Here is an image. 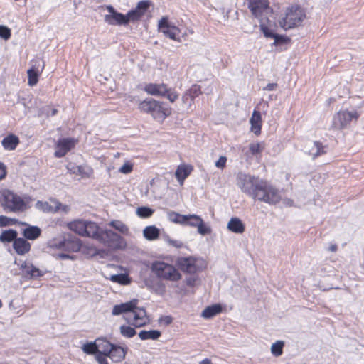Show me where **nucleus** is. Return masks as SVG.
I'll return each mask as SVG.
<instances>
[{"label":"nucleus","mask_w":364,"mask_h":364,"mask_svg":"<svg viewBox=\"0 0 364 364\" xmlns=\"http://www.w3.org/2000/svg\"><path fill=\"white\" fill-rule=\"evenodd\" d=\"M237 181L241 191L255 200L269 204H276L281 200L278 189L258 177L239 173Z\"/></svg>","instance_id":"f257e3e1"},{"label":"nucleus","mask_w":364,"mask_h":364,"mask_svg":"<svg viewBox=\"0 0 364 364\" xmlns=\"http://www.w3.org/2000/svg\"><path fill=\"white\" fill-rule=\"evenodd\" d=\"M139 109L150 114L156 119H164L171 114V108L166 103L154 99H146L139 104Z\"/></svg>","instance_id":"f03ea898"},{"label":"nucleus","mask_w":364,"mask_h":364,"mask_svg":"<svg viewBox=\"0 0 364 364\" xmlns=\"http://www.w3.org/2000/svg\"><path fill=\"white\" fill-rule=\"evenodd\" d=\"M305 18L306 14L301 7L291 6L286 10L284 16L279 19V23L284 30H288L301 26Z\"/></svg>","instance_id":"7ed1b4c3"},{"label":"nucleus","mask_w":364,"mask_h":364,"mask_svg":"<svg viewBox=\"0 0 364 364\" xmlns=\"http://www.w3.org/2000/svg\"><path fill=\"white\" fill-rule=\"evenodd\" d=\"M1 205L6 212H22L26 208V203L23 199L11 191H5L2 193Z\"/></svg>","instance_id":"20e7f679"},{"label":"nucleus","mask_w":364,"mask_h":364,"mask_svg":"<svg viewBox=\"0 0 364 364\" xmlns=\"http://www.w3.org/2000/svg\"><path fill=\"white\" fill-rule=\"evenodd\" d=\"M144 90L149 95L166 98L170 102H174L178 97L176 90L164 83H149L144 86Z\"/></svg>","instance_id":"39448f33"},{"label":"nucleus","mask_w":364,"mask_h":364,"mask_svg":"<svg viewBox=\"0 0 364 364\" xmlns=\"http://www.w3.org/2000/svg\"><path fill=\"white\" fill-rule=\"evenodd\" d=\"M152 270L158 277L166 280L176 282L181 278V274L173 265L164 262H154L152 264Z\"/></svg>","instance_id":"423d86ee"},{"label":"nucleus","mask_w":364,"mask_h":364,"mask_svg":"<svg viewBox=\"0 0 364 364\" xmlns=\"http://www.w3.org/2000/svg\"><path fill=\"white\" fill-rule=\"evenodd\" d=\"M111 250H121L126 246L123 237L111 230H101L100 236L97 240Z\"/></svg>","instance_id":"0eeeda50"},{"label":"nucleus","mask_w":364,"mask_h":364,"mask_svg":"<svg viewBox=\"0 0 364 364\" xmlns=\"http://www.w3.org/2000/svg\"><path fill=\"white\" fill-rule=\"evenodd\" d=\"M360 115V113L355 110L340 111L333 117V126L336 129H343L346 127L353 119L357 120Z\"/></svg>","instance_id":"6e6552de"},{"label":"nucleus","mask_w":364,"mask_h":364,"mask_svg":"<svg viewBox=\"0 0 364 364\" xmlns=\"http://www.w3.org/2000/svg\"><path fill=\"white\" fill-rule=\"evenodd\" d=\"M252 14L257 18L266 16L270 11L267 0H246Z\"/></svg>","instance_id":"1a4fd4ad"},{"label":"nucleus","mask_w":364,"mask_h":364,"mask_svg":"<svg viewBox=\"0 0 364 364\" xmlns=\"http://www.w3.org/2000/svg\"><path fill=\"white\" fill-rule=\"evenodd\" d=\"M158 27L159 31L164 33L166 37L172 40H177V36L180 33V30L178 27L168 21L167 16H163L159 21Z\"/></svg>","instance_id":"9d476101"},{"label":"nucleus","mask_w":364,"mask_h":364,"mask_svg":"<svg viewBox=\"0 0 364 364\" xmlns=\"http://www.w3.org/2000/svg\"><path fill=\"white\" fill-rule=\"evenodd\" d=\"M151 5V2L148 0L140 1L136 8L130 10L127 14V24L129 22H135L139 21L142 16L146 12Z\"/></svg>","instance_id":"9b49d317"},{"label":"nucleus","mask_w":364,"mask_h":364,"mask_svg":"<svg viewBox=\"0 0 364 364\" xmlns=\"http://www.w3.org/2000/svg\"><path fill=\"white\" fill-rule=\"evenodd\" d=\"M77 143V140L74 138L59 139L56 144V150L54 153L55 156L57 158L65 156L68 151L75 147Z\"/></svg>","instance_id":"f8f14e48"},{"label":"nucleus","mask_w":364,"mask_h":364,"mask_svg":"<svg viewBox=\"0 0 364 364\" xmlns=\"http://www.w3.org/2000/svg\"><path fill=\"white\" fill-rule=\"evenodd\" d=\"M178 267L183 272L187 273H195L196 272V259L193 257H178L176 262Z\"/></svg>","instance_id":"ddd939ff"},{"label":"nucleus","mask_w":364,"mask_h":364,"mask_svg":"<svg viewBox=\"0 0 364 364\" xmlns=\"http://www.w3.org/2000/svg\"><path fill=\"white\" fill-rule=\"evenodd\" d=\"M305 152L312 157L313 159L323 155L326 153L327 146L323 145L318 141L310 142L305 146Z\"/></svg>","instance_id":"4468645a"},{"label":"nucleus","mask_w":364,"mask_h":364,"mask_svg":"<svg viewBox=\"0 0 364 364\" xmlns=\"http://www.w3.org/2000/svg\"><path fill=\"white\" fill-rule=\"evenodd\" d=\"M132 312L134 314L133 321L130 322L128 318H126L128 322L136 328L146 325L148 319L146 318V310L144 308H138L136 306L134 310H133Z\"/></svg>","instance_id":"2eb2a0df"},{"label":"nucleus","mask_w":364,"mask_h":364,"mask_svg":"<svg viewBox=\"0 0 364 364\" xmlns=\"http://www.w3.org/2000/svg\"><path fill=\"white\" fill-rule=\"evenodd\" d=\"M21 268L25 277L29 279H36L38 277H43L45 274L44 272L36 267L33 265V264L30 262H24L21 264Z\"/></svg>","instance_id":"dca6fc26"},{"label":"nucleus","mask_w":364,"mask_h":364,"mask_svg":"<svg viewBox=\"0 0 364 364\" xmlns=\"http://www.w3.org/2000/svg\"><path fill=\"white\" fill-rule=\"evenodd\" d=\"M127 352V348H123L117 345L112 344V347L109 348L107 353H109V358L115 363L121 362L124 359Z\"/></svg>","instance_id":"f3484780"},{"label":"nucleus","mask_w":364,"mask_h":364,"mask_svg":"<svg viewBox=\"0 0 364 364\" xmlns=\"http://www.w3.org/2000/svg\"><path fill=\"white\" fill-rule=\"evenodd\" d=\"M137 304V300L133 299L128 302L122 303L121 304L114 305L112 314L114 316L120 315L123 313L131 312L134 310L136 305Z\"/></svg>","instance_id":"a211bd4d"},{"label":"nucleus","mask_w":364,"mask_h":364,"mask_svg":"<svg viewBox=\"0 0 364 364\" xmlns=\"http://www.w3.org/2000/svg\"><path fill=\"white\" fill-rule=\"evenodd\" d=\"M102 229L99 228L97 224L94 222L86 220L85 228V237H91L98 240Z\"/></svg>","instance_id":"6ab92c4d"},{"label":"nucleus","mask_w":364,"mask_h":364,"mask_svg":"<svg viewBox=\"0 0 364 364\" xmlns=\"http://www.w3.org/2000/svg\"><path fill=\"white\" fill-rule=\"evenodd\" d=\"M105 21L109 25H127L126 15L118 11L114 15H105Z\"/></svg>","instance_id":"aec40b11"},{"label":"nucleus","mask_w":364,"mask_h":364,"mask_svg":"<svg viewBox=\"0 0 364 364\" xmlns=\"http://www.w3.org/2000/svg\"><path fill=\"white\" fill-rule=\"evenodd\" d=\"M21 224L27 226V228L23 230V235L26 239L34 240L41 235V230L38 226L30 225L26 223H21Z\"/></svg>","instance_id":"412c9836"},{"label":"nucleus","mask_w":364,"mask_h":364,"mask_svg":"<svg viewBox=\"0 0 364 364\" xmlns=\"http://www.w3.org/2000/svg\"><path fill=\"white\" fill-rule=\"evenodd\" d=\"M19 142L20 141L17 136L10 134L2 139L1 145L5 150L13 151L16 149Z\"/></svg>","instance_id":"4be33fe9"},{"label":"nucleus","mask_w":364,"mask_h":364,"mask_svg":"<svg viewBox=\"0 0 364 364\" xmlns=\"http://www.w3.org/2000/svg\"><path fill=\"white\" fill-rule=\"evenodd\" d=\"M13 247L18 255H24L31 249V245L24 238H16L13 242Z\"/></svg>","instance_id":"5701e85b"},{"label":"nucleus","mask_w":364,"mask_h":364,"mask_svg":"<svg viewBox=\"0 0 364 364\" xmlns=\"http://www.w3.org/2000/svg\"><path fill=\"white\" fill-rule=\"evenodd\" d=\"M251 124V130L256 134L259 135L261 133L262 127V117L259 112L254 110L252 117L250 119Z\"/></svg>","instance_id":"b1692460"},{"label":"nucleus","mask_w":364,"mask_h":364,"mask_svg":"<svg viewBox=\"0 0 364 364\" xmlns=\"http://www.w3.org/2000/svg\"><path fill=\"white\" fill-rule=\"evenodd\" d=\"M228 228L230 231L237 234L245 231V225L238 218H232L228 223Z\"/></svg>","instance_id":"393cba45"},{"label":"nucleus","mask_w":364,"mask_h":364,"mask_svg":"<svg viewBox=\"0 0 364 364\" xmlns=\"http://www.w3.org/2000/svg\"><path fill=\"white\" fill-rule=\"evenodd\" d=\"M70 242H75V240H70V238H64L60 240L56 239L50 240L48 241V247L58 250H67Z\"/></svg>","instance_id":"a878e982"},{"label":"nucleus","mask_w":364,"mask_h":364,"mask_svg":"<svg viewBox=\"0 0 364 364\" xmlns=\"http://www.w3.org/2000/svg\"><path fill=\"white\" fill-rule=\"evenodd\" d=\"M86 220H77L68 223L69 229L77 235L85 237V228Z\"/></svg>","instance_id":"bb28decb"},{"label":"nucleus","mask_w":364,"mask_h":364,"mask_svg":"<svg viewBox=\"0 0 364 364\" xmlns=\"http://www.w3.org/2000/svg\"><path fill=\"white\" fill-rule=\"evenodd\" d=\"M222 311V306L220 304H213L207 306L201 314V316L205 318H211Z\"/></svg>","instance_id":"cd10ccee"},{"label":"nucleus","mask_w":364,"mask_h":364,"mask_svg":"<svg viewBox=\"0 0 364 364\" xmlns=\"http://www.w3.org/2000/svg\"><path fill=\"white\" fill-rule=\"evenodd\" d=\"M160 230L154 225L146 227L143 230L144 237L148 240H154L159 236Z\"/></svg>","instance_id":"c85d7f7f"},{"label":"nucleus","mask_w":364,"mask_h":364,"mask_svg":"<svg viewBox=\"0 0 364 364\" xmlns=\"http://www.w3.org/2000/svg\"><path fill=\"white\" fill-rule=\"evenodd\" d=\"M161 333L158 330H150V331H141L139 333V337L141 340H157L160 336Z\"/></svg>","instance_id":"c756f323"},{"label":"nucleus","mask_w":364,"mask_h":364,"mask_svg":"<svg viewBox=\"0 0 364 364\" xmlns=\"http://www.w3.org/2000/svg\"><path fill=\"white\" fill-rule=\"evenodd\" d=\"M100 348V343H98V342L96 341L94 342H88L84 344L82 347V349L86 354L96 355L98 351V348Z\"/></svg>","instance_id":"7c9ffc66"},{"label":"nucleus","mask_w":364,"mask_h":364,"mask_svg":"<svg viewBox=\"0 0 364 364\" xmlns=\"http://www.w3.org/2000/svg\"><path fill=\"white\" fill-rule=\"evenodd\" d=\"M17 232L12 229L4 230L0 235V241L2 242H14L17 238Z\"/></svg>","instance_id":"2f4dec72"},{"label":"nucleus","mask_w":364,"mask_h":364,"mask_svg":"<svg viewBox=\"0 0 364 364\" xmlns=\"http://www.w3.org/2000/svg\"><path fill=\"white\" fill-rule=\"evenodd\" d=\"M202 221V218L196 214L186 215V220L183 225L197 228L198 224Z\"/></svg>","instance_id":"473e14b6"},{"label":"nucleus","mask_w":364,"mask_h":364,"mask_svg":"<svg viewBox=\"0 0 364 364\" xmlns=\"http://www.w3.org/2000/svg\"><path fill=\"white\" fill-rule=\"evenodd\" d=\"M109 225L114 228L115 230H118L123 235H129V230L127 225H126L123 222L118 220H114L109 222Z\"/></svg>","instance_id":"72a5a7b5"},{"label":"nucleus","mask_w":364,"mask_h":364,"mask_svg":"<svg viewBox=\"0 0 364 364\" xmlns=\"http://www.w3.org/2000/svg\"><path fill=\"white\" fill-rule=\"evenodd\" d=\"M191 170L188 166H179L176 171L175 175L178 181L183 182L190 174Z\"/></svg>","instance_id":"f704fd0d"},{"label":"nucleus","mask_w":364,"mask_h":364,"mask_svg":"<svg viewBox=\"0 0 364 364\" xmlns=\"http://www.w3.org/2000/svg\"><path fill=\"white\" fill-rule=\"evenodd\" d=\"M167 217L170 221L182 225L186 220V215H181L175 211H168L167 213Z\"/></svg>","instance_id":"c9c22d12"},{"label":"nucleus","mask_w":364,"mask_h":364,"mask_svg":"<svg viewBox=\"0 0 364 364\" xmlns=\"http://www.w3.org/2000/svg\"><path fill=\"white\" fill-rule=\"evenodd\" d=\"M97 341L98 343H100V348H98L97 354H104L106 356L109 355V353H107V351L109 350V348L112 347V344L103 339H97Z\"/></svg>","instance_id":"e433bc0d"},{"label":"nucleus","mask_w":364,"mask_h":364,"mask_svg":"<svg viewBox=\"0 0 364 364\" xmlns=\"http://www.w3.org/2000/svg\"><path fill=\"white\" fill-rule=\"evenodd\" d=\"M119 330L121 335L124 338H130L136 334V330L129 326L122 325L120 326Z\"/></svg>","instance_id":"4c0bfd02"},{"label":"nucleus","mask_w":364,"mask_h":364,"mask_svg":"<svg viewBox=\"0 0 364 364\" xmlns=\"http://www.w3.org/2000/svg\"><path fill=\"white\" fill-rule=\"evenodd\" d=\"M265 144L264 142L250 143L249 145V150L252 155H257L264 149Z\"/></svg>","instance_id":"58836bf2"},{"label":"nucleus","mask_w":364,"mask_h":364,"mask_svg":"<svg viewBox=\"0 0 364 364\" xmlns=\"http://www.w3.org/2000/svg\"><path fill=\"white\" fill-rule=\"evenodd\" d=\"M284 343L282 341H277L271 346V352L275 356H279L283 353Z\"/></svg>","instance_id":"ea45409f"},{"label":"nucleus","mask_w":364,"mask_h":364,"mask_svg":"<svg viewBox=\"0 0 364 364\" xmlns=\"http://www.w3.org/2000/svg\"><path fill=\"white\" fill-rule=\"evenodd\" d=\"M27 73H28V84L30 86H33V85H36L38 82V71L32 68L27 71Z\"/></svg>","instance_id":"a19ab883"},{"label":"nucleus","mask_w":364,"mask_h":364,"mask_svg":"<svg viewBox=\"0 0 364 364\" xmlns=\"http://www.w3.org/2000/svg\"><path fill=\"white\" fill-rule=\"evenodd\" d=\"M154 210L146 206L139 207L136 210V214L142 218H147L152 215Z\"/></svg>","instance_id":"79ce46f5"},{"label":"nucleus","mask_w":364,"mask_h":364,"mask_svg":"<svg viewBox=\"0 0 364 364\" xmlns=\"http://www.w3.org/2000/svg\"><path fill=\"white\" fill-rule=\"evenodd\" d=\"M187 92L190 95V103L189 105H191L192 102L194 100V99L198 97L200 93V87L197 85H193L188 91Z\"/></svg>","instance_id":"37998d69"},{"label":"nucleus","mask_w":364,"mask_h":364,"mask_svg":"<svg viewBox=\"0 0 364 364\" xmlns=\"http://www.w3.org/2000/svg\"><path fill=\"white\" fill-rule=\"evenodd\" d=\"M267 18V16H263L259 19V21H260V28H261V30L262 31L263 33H264V36L267 38H273L274 36V34H276L275 33H274L271 29H269L268 27H267L264 23V18Z\"/></svg>","instance_id":"c03bdc74"},{"label":"nucleus","mask_w":364,"mask_h":364,"mask_svg":"<svg viewBox=\"0 0 364 364\" xmlns=\"http://www.w3.org/2000/svg\"><path fill=\"white\" fill-rule=\"evenodd\" d=\"M198 232L202 235H206L211 233V228L210 226L207 225L203 220L198 224L197 226Z\"/></svg>","instance_id":"a18cd8bd"},{"label":"nucleus","mask_w":364,"mask_h":364,"mask_svg":"<svg viewBox=\"0 0 364 364\" xmlns=\"http://www.w3.org/2000/svg\"><path fill=\"white\" fill-rule=\"evenodd\" d=\"M110 279L114 282H117L122 284H125L128 282L127 275L123 274H113L111 276Z\"/></svg>","instance_id":"49530a36"},{"label":"nucleus","mask_w":364,"mask_h":364,"mask_svg":"<svg viewBox=\"0 0 364 364\" xmlns=\"http://www.w3.org/2000/svg\"><path fill=\"white\" fill-rule=\"evenodd\" d=\"M11 29L6 26L0 25V37L5 41H7L11 38Z\"/></svg>","instance_id":"de8ad7c7"},{"label":"nucleus","mask_w":364,"mask_h":364,"mask_svg":"<svg viewBox=\"0 0 364 364\" xmlns=\"http://www.w3.org/2000/svg\"><path fill=\"white\" fill-rule=\"evenodd\" d=\"M273 38L274 39V45L275 46L285 44L290 41L289 37L277 33L274 34Z\"/></svg>","instance_id":"09e8293b"},{"label":"nucleus","mask_w":364,"mask_h":364,"mask_svg":"<svg viewBox=\"0 0 364 364\" xmlns=\"http://www.w3.org/2000/svg\"><path fill=\"white\" fill-rule=\"evenodd\" d=\"M36 206L38 209L47 213L52 211L53 209L52 206L48 202H42L40 200L36 203Z\"/></svg>","instance_id":"8fccbe9b"},{"label":"nucleus","mask_w":364,"mask_h":364,"mask_svg":"<svg viewBox=\"0 0 364 364\" xmlns=\"http://www.w3.org/2000/svg\"><path fill=\"white\" fill-rule=\"evenodd\" d=\"M17 222V220L8 218L6 216L0 215V227H5L10 225H14Z\"/></svg>","instance_id":"3c124183"},{"label":"nucleus","mask_w":364,"mask_h":364,"mask_svg":"<svg viewBox=\"0 0 364 364\" xmlns=\"http://www.w3.org/2000/svg\"><path fill=\"white\" fill-rule=\"evenodd\" d=\"M132 169H133L132 164L129 162H127L119 168V171L120 173H122L124 174H128L132 172Z\"/></svg>","instance_id":"603ef678"},{"label":"nucleus","mask_w":364,"mask_h":364,"mask_svg":"<svg viewBox=\"0 0 364 364\" xmlns=\"http://www.w3.org/2000/svg\"><path fill=\"white\" fill-rule=\"evenodd\" d=\"M227 157L225 156H221L215 162V166L218 168L223 169L225 167Z\"/></svg>","instance_id":"864d4df0"},{"label":"nucleus","mask_w":364,"mask_h":364,"mask_svg":"<svg viewBox=\"0 0 364 364\" xmlns=\"http://www.w3.org/2000/svg\"><path fill=\"white\" fill-rule=\"evenodd\" d=\"M108 356L105 355L104 354H97L95 355V359L99 364H108L107 358Z\"/></svg>","instance_id":"5fc2aeb1"},{"label":"nucleus","mask_w":364,"mask_h":364,"mask_svg":"<svg viewBox=\"0 0 364 364\" xmlns=\"http://www.w3.org/2000/svg\"><path fill=\"white\" fill-rule=\"evenodd\" d=\"M166 241L169 245H171L176 248H181L183 246V243L180 240H174L168 238Z\"/></svg>","instance_id":"6e6d98bb"},{"label":"nucleus","mask_w":364,"mask_h":364,"mask_svg":"<svg viewBox=\"0 0 364 364\" xmlns=\"http://www.w3.org/2000/svg\"><path fill=\"white\" fill-rule=\"evenodd\" d=\"M6 166L2 162H0V180L4 179L6 177Z\"/></svg>","instance_id":"4d7b16f0"},{"label":"nucleus","mask_w":364,"mask_h":364,"mask_svg":"<svg viewBox=\"0 0 364 364\" xmlns=\"http://www.w3.org/2000/svg\"><path fill=\"white\" fill-rule=\"evenodd\" d=\"M277 87V83H269L263 88L264 90L272 91Z\"/></svg>","instance_id":"13d9d810"},{"label":"nucleus","mask_w":364,"mask_h":364,"mask_svg":"<svg viewBox=\"0 0 364 364\" xmlns=\"http://www.w3.org/2000/svg\"><path fill=\"white\" fill-rule=\"evenodd\" d=\"M182 101L184 104L186 105H188V107H190L191 105H189V103H190V95H188V93L186 92L182 97Z\"/></svg>","instance_id":"bf43d9fd"},{"label":"nucleus","mask_w":364,"mask_h":364,"mask_svg":"<svg viewBox=\"0 0 364 364\" xmlns=\"http://www.w3.org/2000/svg\"><path fill=\"white\" fill-rule=\"evenodd\" d=\"M56 257L58 259H72L73 258L72 256H70V255L66 254V253L58 254Z\"/></svg>","instance_id":"052dcab7"},{"label":"nucleus","mask_w":364,"mask_h":364,"mask_svg":"<svg viewBox=\"0 0 364 364\" xmlns=\"http://www.w3.org/2000/svg\"><path fill=\"white\" fill-rule=\"evenodd\" d=\"M173 318L171 316H166L163 318V321L166 325H169L172 323Z\"/></svg>","instance_id":"680f3d73"},{"label":"nucleus","mask_w":364,"mask_h":364,"mask_svg":"<svg viewBox=\"0 0 364 364\" xmlns=\"http://www.w3.org/2000/svg\"><path fill=\"white\" fill-rule=\"evenodd\" d=\"M107 10L108 11V12L109 13V15H114V14L117 13V11L115 10V9L111 6V5H108L107 6Z\"/></svg>","instance_id":"e2e57ef3"},{"label":"nucleus","mask_w":364,"mask_h":364,"mask_svg":"<svg viewBox=\"0 0 364 364\" xmlns=\"http://www.w3.org/2000/svg\"><path fill=\"white\" fill-rule=\"evenodd\" d=\"M198 364H213L212 361L209 358H205L200 361Z\"/></svg>","instance_id":"0e129e2a"},{"label":"nucleus","mask_w":364,"mask_h":364,"mask_svg":"<svg viewBox=\"0 0 364 364\" xmlns=\"http://www.w3.org/2000/svg\"><path fill=\"white\" fill-rule=\"evenodd\" d=\"M328 250H329L330 252H336V251L337 250V245H335V244H332V245H331L329 246V247H328Z\"/></svg>","instance_id":"69168bd1"},{"label":"nucleus","mask_w":364,"mask_h":364,"mask_svg":"<svg viewBox=\"0 0 364 364\" xmlns=\"http://www.w3.org/2000/svg\"><path fill=\"white\" fill-rule=\"evenodd\" d=\"M58 113V109L53 108L50 110V112L48 113L50 116H55Z\"/></svg>","instance_id":"338daca9"},{"label":"nucleus","mask_w":364,"mask_h":364,"mask_svg":"<svg viewBox=\"0 0 364 364\" xmlns=\"http://www.w3.org/2000/svg\"><path fill=\"white\" fill-rule=\"evenodd\" d=\"M193 282L192 279H188L187 282V284L189 286H192L193 284Z\"/></svg>","instance_id":"774afa93"}]
</instances>
